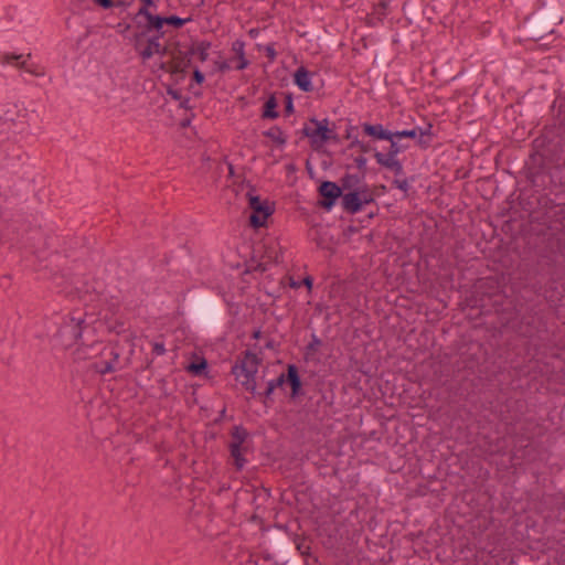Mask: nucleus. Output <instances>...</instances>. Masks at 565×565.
<instances>
[{
    "mask_svg": "<svg viewBox=\"0 0 565 565\" xmlns=\"http://www.w3.org/2000/svg\"><path fill=\"white\" fill-rule=\"evenodd\" d=\"M129 339L125 338L124 342L120 340L109 341L99 351L100 360L92 364V369L105 375L107 373H115L124 370L130 363V355L134 350H128V355L124 356L129 345Z\"/></svg>",
    "mask_w": 565,
    "mask_h": 565,
    "instance_id": "f257e3e1",
    "label": "nucleus"
},
{
    "mask_svg": "<svg viewBox=\"0 0 565 565\" xmlns=\"http://www.w3.org/2000/svg\"><path fill=\"white\" fill-rule=\"evenodd\" d=\"M194 320L209 331L218 330L223 321V308L220 301L207 294L195 297L192 306Z\"/></svg>",
    "mask_w": 565,
    "mask_h": 565,
    "instance_id": "f03ea898",
    "label": "nucleus"
},
{
    "mask_svg": "<svg viewBox=\"0 0 565 565\" xmlns=\"http://www.w3.org/2000/svg\"><path fill=\"white\" fill-rule=\"evenodd\" d=\"M527 33L533 41H541L547 35L555 33L556 28L563 23V12L555 4L551 3L546 9L526 19Z\"/></svg>",
    "mask_w": 565,
    "mask_h": 565,
    "instance_id": "7ed1b4c3",
    "label": "nucleus"
},
{
    "mask_svg": "<svg viewBox=\"0 0 565 565\" xmlns=\"http://www.w3.org/2000/svg\"><path fill=\"white\" fill-rule=\"evenodd\" d=\"M243 354L244 356L242 359H237L233 365L232 374L235 375L236 380H239L241 376H244V380L241 381V384L246 391L256 394L255 374L257 373L260 359L257 356V354L252 353L249 350L245 351Z\"/></svg>",
    "mask_w": 565,
    "mask_h": 565,
    "instance_id": "20e7f679",
    "label": "nucleus"
},
{
    "mask_svg": "<svg viewBox=\"0 0 565 565\" xmlns=\"http://www.w3.org/2000/svg\"><path fill=\"white\" fill-rule=\"evenodd\" d=\"M87 327L86 313L78 310L72 311L64 318L58 329V337L67 345H71L82 337L83 331Z\"/></svg>",
    "mask_w": 565,
    "mask_h": 565,
    "instance_id": "39448f33",
    "label": "nucleus"
},
{
    "mask_svg": "<svg viewBox=\"0 0 565 565\" xmlns=\"http://www.w3.org/2000/svg\"><path fill=\"white\" fill-rule=\"evenodd\" d=\"M561 104L558 107V128L556 135L552 137L546 145V156L550 160L558 167L565 168V113L562 116Z\"/></svg>",
    "mask_w": 565,
    "mask_h": 565,
    "instance_id": "423d86ee",
    "label": "nucleus"
},
{
    "mask_svg": "<svg viewBox=\"0 0 565 565\" xmlns=\"http://www.w3.org/2000/svg\"><path fill=\"white\" fill-rule=\"evenodd\" d=\"M248 207L252 210L249 215V225L254 228L265 226L267 218L275 212V204L268 200H262L259 195L248 191L246 194Z\"/></svg>",
    "mask_w": 565,
    "mask_h": 565,
    "instance_id": "0eeeda50",
    "label": "nucleus"
},
{
    "mask_svg": "<svg viewBox=\"0 0 565 565\" xmlns=\"http://www.w3.org/2000/svg\"><path fill=\"white\" fill-rule=\"evenodd\" d=\"M169 55H171V61L162 62L160 64V68L172 75L180 74L181 77H184L186 74V68L191 66L194 51L191 50V46L183 51L180 49V43L175 42L173 47L170 49Z\"/></svg>",
    "mask_w": 565,
    "mask_h": 565,
    "instance_id": "6e6552de",
    "label": "nucleus"
},
{
    "mask_svg": "<svg viewBox=\"0 0 565 565\" xmlns=\"http://www.w3.org/2000/svg\"><path fill=\"white\" fill-rule=\"evenodd\" d=\"M268 383L270 384V388L274 387L275 390L282 387L285 383L288 384L291 390V398H297L303 394L302 381L296 364H288L286 373L279 374L276 379L269 381Z\"/></svg>",
    "mask_w": 565,
    "mask_h": 565,
    "instance_id": "1a4fd4ad",
    "label": "nucleus"
},
{
    "mask_svg": "<svg viewBox=\"0 0 565 565\" xmlns=\"http://www.w3.org/2000/svg\"><path fill=\"white\" fill-rule=\"evenodd\" d=\"M318 193L321 196L319 206L326 211H330L337 200L342 196V188L332 181H322L318 186Z\"/></svg>",
    "mask_w": 565,
    "mask_h": 565,
    "instance_id": "9d476101",
    "label": "nucleus"
},
{
    "mask_svg": "<svg viewBox=\"0 0 565 565\" xmlns=\"http://www.w3.org/2000/svg\"><path fill=\"white\" fill-rule=\"evenodd\" d=\"M310 122H312L316 127L310 128L305 126L302 129V134L310 138L312 143L322 145L328 141V137L326 132H332V129L328 128V119L318 120L316 118H311Z\"/></svg>",
    "mask_w": 565,
    "mask_h": 565,
    "instance_id": "9b49d317",
    "label": "nucleus"
},
{
    "mask_svg": "<svg viewBox=\"0 0 565 565\" xmlns=\"http://www.w3.org/2000/svg\"><path fill=\"white\" fill-rule=\"evenodd\" d=\"M231 52L233 55L228 61L234 70L243 71L249 66L250 61L246 57L245 42L243 40H235L232 43Z\"/></svg>",
    "mask_w": 565,
    "mask_h": 565,
    "instance_id": "f8f14e48",
    "label": "nucleus"
},
{
    "mask_svg": "<svg viewBox=\"0 0 565 565\" xmlns=\"http://www.w3.org/2000/svg\"><path fill=\"white\" fill-rule=\"evenodd\" d=\"M163 32H160V34H156L147 40V45L145 49L139 51V54L143 61L152 57L154 53L160 54L161 56L169 54L171 47L162 46L159 42V39L163 36Z\"/></svg>",
    "mask_w": 565,
    "mask_h": 565,
    "instance_id": "ddd939ff",
    "label": "nucleus"
},
{
    "mask_svg": "<svg viewBox=\"0 0 565 565\" xmlns=\"http://www.w3.org/2000/svg\"><path fill=\"white\" fill-rule=\"evenodd\" d=\"M360 193H358L356 189L349 191L348 193H342V207L345 212L350 214H355L362 209V201L360 199Z\"/></svg>",
    "mask_w": 565,
    "mask_h": 565,
    "instance_id": "4468645a",
    "label": "nucleus"
},
{
    "mask_svg": "<svg viewBox=\"0 0 565 565\" xmlns=\"http://www.w3.org/2000/svg\"><path fill=\"white\" fill-rule=\"evenodd\" d=\"M374 158L377 164L393 171L395 175L404 173L403 164L398 159H391V156H384V153L376 150L374 151Z\"/></svg>",
    "mask_w": 565,
    "mask_h": 565,
    "instance_id": "2eb2a0df",
    "label": "nucleus"
},
{
    "mask_svg": "<svg viewBox=\"0 0 565 565\" xmlns=\"http://www.w3.org/2000/svg\"><path fill=\"white\" fill-rule=\"evenodd\" d=\"M270 539L276 548L281 551L282 555H287L291 551V545L289 544L288 533L278 527L274 532L270 533Z\"/></svg>",
    "mask_w": 565,
    "mask_h": 565,
    "instance_id": "dca6fc26",
    "label": "nucleus"
},
{
    "mask_svg": "<svg viewBox=\"0 0 565 565\" xmlns=\"http://www.w3.org/2000/svg\"><path fill=\"white\" fill-rule=\"evenodd\" d=\"M310 72L303 66L297 68V71L294 74V83L300 90L305 93L313 90V86L310 81Z\"/></svg>",
    "mask_w": 565,
    "mask_h": 565,
    "instance_id": "f3484780",
    "label": "nucleus"
},
{
    "mask_svg": "<svg viewBox=\"0 0 565 565\" xmlns=\"http://www.w3.org/2000/svg\"><path fill=\"white\" fill-rule=\"evenodd\" d=\"M363 131L365 135L373 137L379 140H387L392 139V131L383 128L381 124L372 125L365 122L362 125Z\"/></svg>",
    "mask_w": 565,
    "mask_h": 565,
    "instance_id": "a211bd4d",
    "label": "nucleus"
},
{
    "mask_svg": "<svg viewBox=\"0 0 565 565\" xmlns=\"http://www.w3.org/2000/svg\"><path fill=\"white\" fill-rule=\"evenodd\" d=\"M388 1L381 0L373 9L371 13L367 14L366 21L369 24L374 25L375 22H381L384 17L387 14Z\"/></svg>",
    "mask_w": 565,
    "mask_h": 565,
    "instance_id": "6ab92c4d",
    "label": "nucleus"
},
{
    "mask_svg": "<svg viewBox=\"0 0 565 565\" xmlns=\"http://www.w3.org/2000/svg\"><path fill=\"white\" fill-rule=\"evenodd\" d=\"M248 437H249V433L247 431V429L242 425H236L231 430L232 441L230 443V445L245 447L244 444Z\"/></svg>",
    "mask_w": 565,
    "mask_h": 565,
    "instance_id": "aec40b11",
    "label": "nucleus"
},
{
    "mask_svg": "<svg viewBox=\"0 0 565 565\" xmlns=\"http://www.w3.org/2000/svg\"><path fill=\"white\" fill-rule=\"evenodd\" d=\"M231 457L234 459V466L237 471H241L245 463L246 459L244 457V452L247 450V447H238L236 445H228Z\"/></svg>",
    "mask_w": 565,
    "mask_h": 565,
    "instance_id": "412c9836",
    "label": "nucleus"
},
{
    "mask_svg": "<svg viewBox=\"0 0 565 565\" xmlns=\"http://www.w3.org/2000/svg\"><path fill=\"white\" fill-rule=\"evenodd\" d=\"M537 318L535 316H531V315H527V316H524L522 318V326H521V330H522V335L523 337H526V338H531L533 337L535 330H537Z\"/></svg>",
    "mask_w": 565,
    "mask_h": 565,
    "instance_id": "4be33fe9",
    "label": "nucleus"
},
{
    "mask_svg": "<svg viewBox=\"0 0 565 565\" xmlns=\"http://www.w3.org/2000/svg\"><path fill=\"white\" fill-rule=\"evenodd\" d=\"M210 47H211V42L205 41V40L193 41L191 44V50L194 51V55H198V58L201 62L207 61Z\"/></svg>",
    "mask_w": 565,
    "mask_h": 565,
    "instance_id": "5701e85b",
    "label": "nucleus"
},
{
    "mask_svg": "<svg viewBox=\"0 0 565 565\" xmlns=\"http://www.w3.org/2000/svg\"><path fill=\"white\" fill-rule=\"evenodd\" d=\"M278 106L277 99L274 95H271L263 106L262 118L264 119H276L279 116V113L276 110Z\"/></svg>",
    "mask_w": 565,
    "mask_h": 565,
    "instance_id": "b1692460",
    "label": "nucleus"
},
{
    "mask_svg": "<svg viewBox=\"0 0 565 565\" xmlns=\"http://www.w3.org/2000/svg\"><path fill=\"white\" fill-rule=\"evenodd\" d=\"M364 178H362V174L359 175V174H350V173H345L340 182H341V185L340 188H342V191L343 190H348V191H352L356 188H360V183L361 181L363 180Z\"/></svg>",
    "mask_w": 565,
    "mask_h": 565,
    "instance_id": "393cba45",
    "label": "nucleus"
},
{
    "mask_svg": "<svg viewBox=\"0 0 565 565\" xmlns=\"http://www.w3.org/2000/svg\"><path fill=\"white\" fill-rule=\"evenodd\" d=\"M433 125L430 122H428L425 128H419L417 127V143L422 147V148H427L429 147L430 142H431V139H433Z\"/></svg>",
    "mask_w": 565,
    "mask_h": 565,
    "instance_id": "a878e982",
    "label": "nucleus"
},
{
    "mask_svg": "<svg viewBox=\"0 0 565 565\" xmlns=\"http://www.w3.org/2000/svg\"><path fill=\"white\" fill-rule=\"evenodd\" d=\"M321 345H322V340L320 338H318L315 333H312L311 340L307 344L306 350H305V359L307 361L313 360L316 353L318 352V350L320 349Z\"/></svg>",
    "mask_w": 565,
    "mask_h": 565,
    "instance_id": "bb28decb",
    "label": "nucleus"
},
{
    "mask_svg": "<svg viewBox=\"0 0 565 565\" xmlns=\"http://www.w3.org/2000/svg\"><path fill=\"white\" fill-rule=\"evenodd\" d=\"M166 17L152 14L149 17L145 30L147 33L154 30L158 32V34H160V32H162L163 25L166 24Z\"/></svg>",
    "mask_w": 565,
    "mask_h": 565,
    "instance_id": "cd10ccee",
    "label": "nucleus"
},
{
    "mask_svg": "<svg viewBox=\"0 0 565 565\" xmlns=\"http://www.w3.org/2000/svg\"><path fill=\"white\" fill-rule=\"evenodd\" d=\"M263 135L267 138H270L278 146H284L287 142V139L278 126H274L270 129L263 132Z\"/></svg>",
    "mask_w": 565,
    "mask_h": 565,
    "instance_id": "c85d7f7f",
    "label": "nucleus"
},
{
    "mask_svg": "<svg viewBox=\"0 0 565 565\" xmlns=\"http://www.w3.org/2000/svg\"><path fill=\"white\" fill-rule=\"evenodd\" d=\"M294 543L296 545V550L302 557L309 556V554H311V541H309L308 539L297 536L294 540Z\"/></svg>",
    "mask_w": 565,
    "mask_h": 565,
    "instance_id": "c756f323",
    "label": "nucleus"
},
{
    "mask_svg": "<svg viewBox=\"0 0 565 565\" xmlns=\"http://www.w3.org/2000/svg\"><path fill=\"white\" fill-rule=\"evenodd\" d=\"M207 369V362L204 358L199 361L191 362L186 370L193 375H201Z\"/></svg>",
    "mask_w": 565,
    "mask_h": 565,
    "instance_id": "7c9ffc66",
    "label": "nucleus"
},
{
    "mask_svg": "<svg viewBox=\"0 0 565 565\" xmlns=\"http://www.w3.org/2000/svg\"><path fill=\"white\" fill-rule=\"evenodd\" d=\"M15 66L20 70H24L25 72L28 73H31L35 76H43L44 75V71L39 68L38 66H34L32 64H29L26 60L22 61V62H18L15 64Z\"/></svg>",
    "mask_w": 565,
    "mask_h": 565,
    "instance_id": "2f4dec72",
    "label": "nucleus"
},
{
    "mask_svg": "<svg viewBox=\"0 0 565 565\" xmlns=\"http://www.w3.org/2000/svg\"><path fill=\"white\" fill-rule=\"evenodd\" d=\"M358 193H360V199L362 201V205L370 204L374 202L373 193L370 191L369 186L366 184H363L360 188H356Z\"/></svg>",
    "mask_w": 565,
    "mask_h": 565,
    "instance_id": "473e14b6",
    "label": "nucleus"
},
{
    "mask_svg": "<svg viewBox=\"0 0 565 565\" xmlns=\"http://www.w3.org/2000/svg\"><path fill=\"white\" fill-rule=\"evenodd\" d=\"M396 139L397 138L387 139L391 145L388 151L384 153V156H391V159H397V154L403 151V146H401Z\"/></svg>",
    "mask_w": 565,
    "mask_h": 565,
    "instance_id": "72a5a7b5",
    "label": "nucleus"
},
{
    "mask_svg": "<svg viewBox=\"0 0 565 565\" xmlns=\"http://www.w3.org/2000/svg\"><path fill=\"white\" fill-rule=\"evenodd\" d=\"M417 137V127H414L413 129H407V130H397V131H392V138H397V139H402V138H416Z\"/></svg>",
    "mask_w": 565,
    "mask_h": 565,
    "instance_id": "f704fd0d",
    "label": "nucleus"
},
{
    "mask_svg": "<svg viewBox=\"0 0 565 565\" xmlns=\"http://www.w3.org/2000/svg\"><path fill=\"white\" fill-rule=\"evenodd\" d=\"M166 24H169V25H172L177 29H180L182 28L188 21H190L191 19L188 18V19H182L178 15H170V17H166Z\"/></svg>",
    "mask_w": 565,
    "mask_h": 565,
    "instance_id": "c9c22d12",
    "label": "nucleus"
},
{
    "mask_svg": "<svg viewBox=\"0 0 565 565\" xmlns=\"http://www.w3.org/2000/svg\"><path fill=\"white\" fill-rule=\"evenodd\" d=\"M214 67L220 73H225V72L230 71L231 68H233L230 61H215Z\"/></svg>",
    "mask_w": 565,
    "mask_h": 565,
    "instance_id": "e433bc0d",
    "label": "nucleus"
},
{
    "mask_svg": "<svg viewBox=\"0 0 565 565\" xmlns=\"http://www.w3.org/2000/svg\"><path fill=\"white\" fill-rule=\"evenodd\" d=\"M354 162L358 169L361 171L362 178L366 174V158L363 156H359L354 159Z\"/></svg>",
    "mask_w": 565,
    "mask_h": 565,
    "instance_id": "4c0bfd02",
    "label": "nucleus"
},
{
    "mask_svg": "<svg viewBox=\"0 0 565 565\" xmlns=\"http://www.w3.org/2000/svg\"><path fill=\"white\" fill-rule=\"evenodd\" d=\"M192 81L194 83H196L198 85H202L204 83V81H205L204 74L198 67H195L193 70Z\"/></svg>",
    "mask_w": 565,
    "mask_h": 565,
    "instance_id": "58836bf2",
    "label": "nucleus"
},
{
    "mask_svg": "<svg viewBox=\"0 0 565 565\" xmlns=\"http://www.w3.org/2000/svg\"><path fill=\"white\" fill-rule=\"evenodd\" d=\"M22 57V55H18V54H12V53H7V54H3L1 56V62L2 63H7V64H12L13 61H17V63L20 61V58Z\"/></svg>",
    "mask_w": 565,
    "mask_h": 565,
    "instance_id": "ea45409f",
    "label": "nucleus"
},
{
    "mask_svg": "<svg viewBox=\"0 0 565 565\" xmlns=\"http://www.w3.org/2000/svg\"><path fill=\"white\" fill-rule=\"evenodd\" d=\"M393 184H394L397 189H399V190H402V191H404V192H407V191L409 190V183H408L407 179H403V180H401V179H395V180L393 181Z\"/></svg>",
    "mask_w": 565,
    "mask_h": 565,
    "instance_id": "a19ab883",
    "label": "nucleus"
},
{
    "mask_svg": "<svg viewBox=\"0 0 565 565\" xmlns=\"http://www.w3.org/2000/svg\"><path fill=\"white\" fill-rule=\"evenodd\" d=\"M265 52H266V56L268 57V60L270 62H274L276 60L277 52H276V50L274 47V44L266 45Z\"/></svg>",
    "mask_w": 565,
    "mask_h": 565,
    "instance_id": "79ce46f5",
    "label": "nucleus"
},
{
    "mask_svg": "<svg viewBox=\"0 0 565 565\" xmlns=\"http://www.w3.org/2000/svg\"><path fill=\"white\" fill-rule=\"evenodd\" d=\"M152 353L156 355H163L166 353V348L162 342H154L152 345Z\"/></svg>",
    "mask_w": 565,
    "mask_h": 565,
    "instance_id": "37998d69",
    "label": "nucleus"
},
{
    "mask_svg": "<svg viewBox=\"0 0 565 565\" xmlns=\"http://www.w3.org/2000/svg\"><path fill=\"white\" fill-rule=\"evenodd\" d=\"M146 34H147L146 30L134 34L135 49L137 51H139V45H140L141 41L145 39Z\"/></svg>",
    "mask_w": 565,
    "mask_h": 565,
    "instance_id": "c03bdc74",
    "label": "nucleus"
},
{
    "mask_svg": "<svg viewBox=\"0 0 565 565\" xmlns=\"http://www.w3.org/2000/svg\"><path fill=\"white\" fill-rule=\"evenodd\" d=\"M274 391H275V388L274 387L270 388V384L267 383V387H266L265 392L259 394L260 396L264 397V399H263L264 404H266L268 399H271V394L274 393Z\"/></svg>",
    "mask_w": 565,
    "mask_h": 565,
    "instance_id": "a18cd8bd",
    "label": "nucleus"
},
{
    "mask_svg": "<svg viewBox=\"0 0 565 565\" xmlns=\"http://www.w3.org/2000/svg\"><path fill=\"white\" fill-rule=\"evenodd\" d=\"M94 2L103 9H109L115 6L113 0H94Z\"/></svg>",
    "mask_w": 565,
    "mask_h": 565,
    "instance_id": "49530a36",
    "label": "nucleus"
},
{
    "mask_svg": "<svg viewBox=\"0 0 565 565\" xmlns=\"http://www.w3.org/2000/svg\"><path fill=\"white\" fill-rule=\"evenodd\" d=\"M168 95H170L174 100H181L182 99V95H181V92L178 90V89H174L172 87H169L168 90H167Z\"/></svg>",
    "mask_w": 565,
    "mask_h": 565,
    "instance_id": "de8ad7c7",
    "label": "nucleus"
},
{
    "mask_svg": "<svg viewBox=\"0 0 565 565\" xmlns=\"http://www.w3.org/2000/svg\"><path fill=\"white\" fill-rule=\"evenodd\" d=\"M150 15H152V13L149 11V8L141 7L137 12L136 18L143 17L148 21Z\"/></svg>",
    "mask_w": 565,
    "mask_h": 565,
    "instance_id": "09e8293b",
    "label": "nucleus"
},
{
    "mask_svg": "<svg viewBox=\"0 0 565 565\" xmlns=\"http://www.w3.org/2000/svg\"><path fill=\"white\" fill-rule=\"evenodd\" d=\"M294 111V104H292V99H291V96H287L286 98V104H285V113L287 115L291 114Z\"/></svg>",
    "mask_w": 565,
    "mask_h": 565,
    "instance_id": "8fccbe9b",
    "label": "nucleus"
},
{
    "mask_svg": "<svg viewBox=\"0 0 565 565\" xmlns=\"http://www.w3.org/2000/svg\"><path fill=\"white\" fill-rule=\"evenodd\" d=\"M318 563V559L313 557L311 554L309 556L303 557V565H316Z\"/></svg>",
    "mask_w": 565,
    "mask_h": 565,
    "instance_id": "3c124183",
    "label": "nucleus"
},
{
    "mask_svg": "<svg viewBox=\"0 0 565 565\" xmlns=\"http://www.w3.org/2000/svg\"><path fill=\"white\" fill-rule=\"evenodd\" d=\"M179 102H180V107H182L184 109H191L190 97H185V98L182 97V99Z\"/></svg>",
    "mask_w": 565,
    "mask_h": 565,
    "instance_id": "603ef678",
    "label": "nucleus"
},
{
    "mask_svg": "<svg viewBox=\"0 0 565 565\" xmlns=\"http://www.w3.org/2000/svg\"><path fill=\"white\" fill-rule=\"evenodd\" d=\"M359 149L362 153H366L372 150V147L369 143L361 142V145L359 146Z\"/></svg>",
    "mask_w": 565,
    "mask_h": 565,
    "instance_id": "864d4df0",
    "label": "nucleus"
},
{
    "mask_svg": "<svg viewBox=\"0 0 565 565\" xmlns=\"http://www.w3.org/2000/svg\"><path fill=\"white\" fill-rule=\"evenodd\" d=\"M302 284L308 287V289L310 290L312 288V284H313V279L311 276H307L303 278L302 280Z\"/></svg>",
    "mask_w": 565,
    "mask_h": 565,
    "instance_id": "5fc2aeb1",
    "label": "nucleus"
},
{
    "mask_svg": "<svg viewBox=\"0 0 565 565\" xmlns=\"http://www.w3.org/2000/svg\"><path fill=\"white\" fill-rule=\"evenodd\" d=\"M361 142H362V141L358 140V138H356V137H354V138H353V140H352V142L349 145V147H348V148H349V149H352V148H354V147H358V148H359V146L361 145Z\"/></svg>",
    "mask_w": 565,
    "mask_h": 565,
    "instance_id": "6e6d98bb",
    "label": "nucleus"
},
{
    "mask_svg": "<svg viewBox=\"0 0 565 565\" xmlns=\"http://www.w3.org/2000/svg\"><path fill=\"white\" fill-rule=\"evenodd\" d=\"M142 7L150 8L154 6V0H141Z\"/></svg>",
    "mask_w": 565,
    "mask_h": 565,
    "instance_id": "4d7b16f0",
    "label": "nucleus"
},
{
    "mask_svg": "<svg viewBox=\"0 0 565 565\" xmlns=\"http://www.w3.org/2000/svg\"><path fill=\"white\" fill-rule=\"evenodd\" d=\"M116 4L122 6V7H129L131 4V1L118 0Z\"/></svg>",
    "mask_w": 565,
    "mask_h": 565,
    "instance_id": "13d9d810",
    "label": "nucleus"
},
{
    "mask_svg": "<svg viewBox=\"0 0 565 565\" xmlns=\"http://www.w3.org/2000/svg\"><path fill=\"white\" fill-rule=\"evenodd\" d=\"M326 136L328 137V141L333 139V140H337L338 139V136L332 131V132H326Z\"/></svg>",
    "mask_w": 565,
    "mask_h": 565,
    "instance_id": "bf43d9fd",
    "label": "nucleus"
},
{
    "mask_svg": "<svg viewBox=\"0 0 565 565\" xmlns=\"http://www.w3.org/2000/svg\"><path fill=\"white\" fill-rule=\"evenodd\" d=\"M494 297H495V303L502 301V299H503V295L500 292L494 294Z\"/></svg>",
    "mask_w": 565,
    "mask_h": 565,
    "instance_id": "052dcab7",
    "label": "nucleus"
},
{
    "mask_svg": "<svg viewBox=\"0 0 565 565\" xmlns=\"http://www.w3.org/2000/svg\"><path fill=\"white\" fill-rule=\"evenodd\" d=\"M225 412H226V409H225V408H223V409L221 411V413H220V417L215 419V423H218V422H221V420H222V418L225 416Z\"/></svg>",
    "mask_w": 565,
    "mask_h": 565,
    "instance_id": "680f3d73",
    "label": "nucleus"
},
{
    "mask_svg": "<svg viewBox=\"0 0 565 565\" xmlns=\"http://www.w3.org/2000/svg\"><path fill=\"white\" fill-rule=\"evenodd\" d=\"M545 298H546V300H547V301H550V302H555L556 300H558V298H554V296H553V295H552V296H547V295H545Z\"/></svg>",
    "mask_w": 565,
    "mask_h": 565,
    "instance_id": "e2e57ef3",
    "label": "nucleus"
},
{
    "mask_svg": "<svg viewBox=\"0 0 565 565\" xmlns=\"http://www.w3.org/2000/svg\"><path fill=\"white\" fill-rule=\"evenodd\" d=\"M352 130H353V128H350V129L347 130V136H345L347 139L353 138Z\"/></svg>",
    "mask_w": 565,
    "mask_h": 565,
    "instance_id": "0e129e2a",
    "label": "nucleus"
},
{
    "mask_svg": "<svg viewBox=\"0 0 565 565\" xmlns=\"http://www.w3.org/2000/svg\"><path fill=\"white\" fill-rule=\"evenodd\" d=\"M260 334H262L260 330H256L253 332V338L258 339L260 337Z\"/></svg>",
    "mask_w": 565,
    "mask_h": 565,
    "instance_id": "69168bd1",
    "label": "nucleus"
},
{
    "mask_svg": "<svg viewBox=\"0 0 565 565\" xmlns=\"http://www.w3.org/2000/svg\"><path fill=\"white\" fill-rule=\"evenodd\" d=\"M189 125H190V119H185V120H183V121L181 122V126H182V127H186V126H189Z\"/></svg>",
    "mask_w": 565,
    "mask_h": 565,
    "instance_id": "338daca9",
    "label": "nucleus"
},
{
    "mask_svg": "<svg viewBox=\"0 0 565 565\" xmlns=\"http://www.w3.org/2000/svg\"><path fill=\"white\" fill-rule=\"evenodd\" d=\"M257 33H258V31H257L256 29H252V30L249 31V35H250V36H255Z\"/></svg>",
    "mask_w": 565,
    "mask_h": 565,
    "instance_id": "774afa93",
    "label": "nucleus"
}]
</instances>
